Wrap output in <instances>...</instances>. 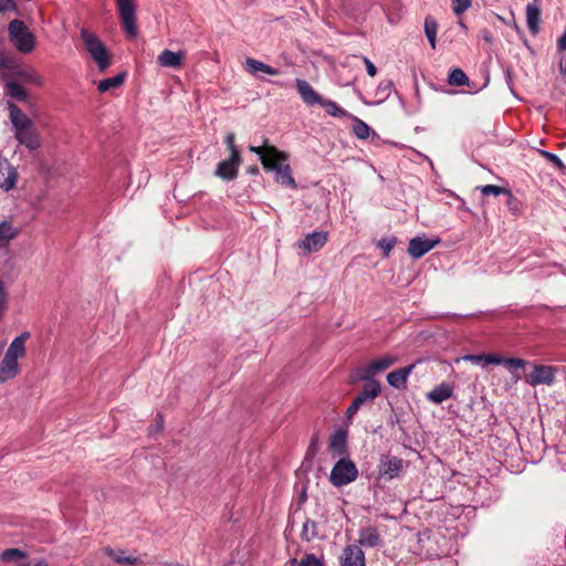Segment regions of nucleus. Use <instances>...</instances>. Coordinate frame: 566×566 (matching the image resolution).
Masks as SVG:
<instances>
[{"instance_id": "nucleus-1", "label": "nucleus", "mask_w": 566, "mask_h": 566, "mask_svg": "<svg viewBox=\"0 0 566 566\" xmlns=\"http://www.w3.org/2000/svg\"><path fill=\"white\" fill-rule=\"evenodd\" d=\"M249 150L255 154L266 172H275L276 181L283 186L296 189L297 185L292 176V169L289 164L290 155L270 145L268 138L263 139L260 146H249Z\"/></svg>"}, {"instance_id": "nucleus-2", "label": "nucleus", "mask_w": 566, "mask_h": 566, "mask_svg": "<svg viewBox=\"0 0 566 566\" xmlns=\"http://www.w3.org/2000/svg\"><path fill=\"white\" fill-rule=\"evenodd\" d=\"M9 118L11 120L14 138L20 145L33 151L40 148L41 138L33 120L14 103H8Z\"/></svg>"}, {"instance_id": "nucleus-3", "label": "nucleus", "mask_w": 566, "mask_h": 566, "mask_svg": "<svg viewBox=\"0 0 566 566\" xmlns=\"http://www.w3.org/2000/svg\"><path fill=\"white\" fill-rule=\"evenodd\" d=\"M29 338V333H23L15 337L9 345L4 357L0 363V384L15 378L20 373L19 358L25 356V342Z\"/></svg>"}, {"instance_id": "nucleus-4", "label": "nucleus", "mask_w": 566, "mask_h": 566, "mask_svg": "<svg viewBox=\"0 0 566 566\" xmlns=\"http://www.w3.org/2000/svg\"><path fill=\"white\" fill-rule=\"evenodd\" d=\"M9 39L21 53H30L35 48V36L22 20L14 19L8 25Z\"/></svg>"}, {"instance_id": "nucleus-5", "label": "nucleus", "mask_w": 566, "mask_h": 566, "mask_svg": "<svg viewBox=\"0 0 566 566\" xmlns=\"http://www.w3.org/2000/svg\"><path fill=\"white\" fill-rule=\"evenodd\" d=\"M81 39L91 57L97 63L99 71L104 72L111 65L109 53L106 46L95 34L86 29H82Z\"/></svg>"}, {"instance_id": "nucleus-6", "label": "nucleus", "mask_w": 566, "mask_h": 566, "mask_svg": "<svg viewBox=\"0 0 566 566\" xmlns=\"http://www.w3.org/2000/svg\"><path fill=\"white\" fill-rule=\"evenodd\" d=\"M357 476L358 470L356 464L352 460L343 458L333 467L329 481L334 486L338 488L352 483Z\"/></svg>"}, {"instance_id": "nucleus-7", "label": "nucleus", "mask_w": 566, "mask_h": 566, "mask_svg": "<svg viewBox=\"0 0 566 566\" xmlns=\"http://www.w3.org/2000/svg\"><path fill=\"white\" fill-rule=\"evenodd\" d=\"M367 382L364 385L360 392L355 397L352 403L348 406L346 410V418L352 420L353 417L358 412V410L367 403L368 401H373L376 397L379 396L381 391V387L378 380H366Z\"/></svg>"}, {"instance_id": "nucleus-8", "label": "nucleus", "mask_w": 566, "mask_h": 566, "mask_svg": "<svg viewBox=\"0 0 566 566\" xmlns=\"http://www.w3.org/2000/svg\"><path fill=\"white\" fill-rule=\"evenodd\" d=\"M116 7L123 30L129 39H135L138 34L136 6L132 0H116Z\"/></svg>"}, {"instance_id": "nucleus-9", "label": "nucleus", "mask_w": 566, "mask_h": 566, "mask_svg": "<svg viewBox=\"0 0 566 566\" xmlns=\"http://www.w3.org/2000/svg\"><path fill=\"white\" fill-rule=\"evenodd\" d=\"M398 361V357L395 355L386 354L381 357H378L368 364L360 366L356 370V379L358 380H375L374 376L379 374L389 367H391L395 363Z\"/></svg>"}, {"instance_id": "nucleus-10", "label": "nucleus", "mask_w": 566, "mask_h": 566, "mask_svg": "<svg viewBox=\"0 0 566 566\" xmlns=\"http://www.w3.org/2000/svg\"><path fill=\"white\" fill-rule=\"evenodd\" d=\"M557 368L547 365H535L533 370L526 375L525 380L531 386L552 385L555 380Z\"/></svg>"}, {"instance_id": "nucleus-11", "label": "nucleus", "mask_w": 566, "mask_h": 566, "mask_svg": "<svg viewBox=\"0 0 566 566\" xmlns=\"http://www.w3.org/2000/svg\"><path fill=\"white\" fill-rule=\"evenodd\" d=\"M241 165L240 151H233L230 158L222 160L217 165L216 176L224 180H233L238 176L239 166Z\"/></svg>"}, {"instance_id": "nucleus-12", "label": "nucleus", "mask_w": 566, "mask_h": 566, "mask_svg": "<svg viewBox=\"0 0 566 566\" xmlns=\"http://www.w3.org/2000/svg\"><path fill=\"white\" fill-rule=\"evenodd\" d=\"M440 243V239H422L420 237L412 238L409 241L408 253L413 259H420L430 250H432L436 245Z\"/></svg>"}, {"instance_id": "nucleus-13", "label": "nucleus", "mask_w": 566, "mask_h": 566, "mask_svg": "<svg viewBox=\"0 0 566 566\" xmlns=\"http://www.w3.org/2000/svg\"><path fill=\"white\" fill-rule=\"evenodd\" d=\"M403 460L398 457L384 455L379 464V473L392 480L403 471Z\"/></svg>"}, {"instance_id": "nucleus-14", "label": "nucleus", "mask_w": 566, "mask_h": 566, "mask_svg": "<svg viewBox=\"0 0 566 566\" xmlns=\"http://www.w3.org/2000/svg\"><path fill=\"white\" fill-rule=\"evenodd\" d=\"M327 240V232L315 231L307 234L304 240L298 243V248L302 249L304 253L317 252L326 244Z\"/></svg>"}, {"instance_id": "nucleus-15", "label": "nucleus", "mask_w": 566, "mask_h": 566, "mask_svg": "<svg viewBox=\"0 0 566 566\" xmlns=\"http://www.w3.org/2000/svg\"><path fill=\"white\" fill-rule=\"evenodd\" d=\"M18 180L17 169L6 159L0 160V188L9 191L15 187Z\"/></svg>"}, {"instance_id": "nucleus-16", "label": "nucleus", "mask_w": 566, "mask_h": 566, "mask_svg": "<svg viewBox=\"0 0 566 566\" xmlns=\"http://www.w3.org/2000/svg\"><path fill=\"white\" fill-rule=\"evenodd\" d=\"M342 566H366L365 554L356 545H348L340 556Z\"/></svg>"}, {"instance_id": "nucleus-17", "label": "nucleus", "mask_w": 566, "mask_h": 566, "mask_svg": "<svg viewBox=\"0 0 566 566\" xmlns=\"http://www.w3.org/2000/svg\"><path fill=\"white\" fill-rule=\"evenodd\" d=\"M186 53L184 51L174 52L165 49L158 56L157 63L164 67L180 69L185 60Z\"/></svg>"}, {"instance_id": "nucleus-18", "label": "nucleus", "mask_w": 566, "mask_h": 566, "mask_svg": "<svg viewBox=\"0 0 566 566\" xmlns=\"http://www.w3.org/2000/svg\"><path fill=\"white\" fill-rule=\"evenodd\" d=\"M416 364L396 369L387 375L388 384L396 389H403L407 386L408 377L415 369Z\"/></svg>"}, {"instance_id": "nucleus-19", "label": "nucleus", "mask_w": 566, "mask_h": 566, "mask_svg": "<svg viewBox=\"0 0 566 566\" xmlns=\"http://www.w3.org/2000/svg\"><path fill=\"white\" fill-rule=\"evenodd\" d=\"M542 9L538 0H534L526 6V23L532 34H537L539 31Z\"/></svg>"}, {"instance_id": "nucleus-20", "label": "nucleus", "mask_w": 566, "mask_h": 566, "mask_svg": "<svg viewBox=\"0 0 566 566\" xmlns=\"http://www.w3.org/2000/svg\"><path fill=\"white\" fill-rule=\"evenodd\" d=\"M296 88L297 92L303 99V102L307 105L319 104L322 101V96L312 87V85L301 78L296 80Z\"/></svg>"}, {"instance_id": "nucleus-21", "label": "nucleus", "mask_w": 566, "mask_h": 566, "mask_svg": "<svg viewBox=\"0 0 566 566\" xmlns=\"http://www.w3.org/2000/svg\"><path fill=\"white\" fill-rule=\"evenodd\" d=\"M103 551L106 556L120 565H139L142 563L138 556H127L123 549H114L107 546Z\"/></svg>"}, {"instance_id": "nucleus-22", "label": "nucleus", "mask_w": 566, "mask_h": 566, "mask_svg": "<svg viewBox=\"0 0 566 566\" xmlns=\"http://www.w3.org/2000/svg\"><path fill=\"white\" fill-rule=\"evenodd\" d=\"M453 394V388L448 382H442L427 394V398L434 403H442Z\"/></svg>"}, {"instance_id": "nucleus-23", "label": "nucleus", "mask_w": 566, "mask_h": 566, "mask_svg": "<svg viewBox=\"0 0 566 566\" xmlns=\"http://www.w3.org/2000/svg\"><path fill=\"white\" fill-rule=\"evenodd\" d=\"M380 535L375 527H366L359 533V544L366 547H377L381 545Z\"/></svg>"}, {"instance_id": "nucleus-24", "label": "nucleus", "mask_w": 566, "mask_h": 566, "mask_svg": "<svg viewBox=\"0 0 566 566\" xmlns=\"http://www.w3.org/2000/svg\"><path fill=\"white\" fill-rule=\"evenodd\" d=\"M7 95L18 102L30 103V96L27 90L17 81H9L6 84Z\"/></svg>"}, {"instance_id": "nucleus-25", "label": "nucleus", "mask_w": 566, "mask_h": 566, "mask_svg": "<svg viewBox=\"0 0 566 566\" xmlns=\"http://www.w3.org/2000/svg\"><path fill=\"white\" fill-rule=\"evenodd\" d=\"M245 70L251 74H255L256 72H263L265 74L274 76L280 74V71L277 69L272 67L271 65H268L252 57H248L245 60Z\"/></svg>"}, {"instance_id": "nucleus-26", "label": "nucleus", "mask_w": 566, "mask_h": 566, "mask_svg": "<svg viewBox=\"0 0 566 566\" xmlns=\"http://www.w3.org/2000/svg\"><path fill=\"white\" fill-rule=\"evenodd\" d=\"M329 450L337 455L347 453V437L344 431L339 430L331 437Z\"/></svg>"}, {"instance_id": "nucleus-27", "label": "nucleus", "mask_w": 566, "mask_h": 566, "mask_svg": "<svg viewBox=\"0 0 566 566\" xmlns=\"http://www.w3.org/2000/svg\"><path fill=\"white\" fill-rule=\"evenodd\" d=\"M15 75L24 83L33 84L36 86L43 85V77L31 66L20 69Z\"/></svg>"}, {"instance_id": "nucleus-28", "label": "nucleus", "mask_w": 566, "mask_h": 566, "mask_svg": "<svg viewBox=\"0 0 566 566\" xmlns=\"http://www.w3.org/2000/svg\"><path fill=\"white\" fill-rule=\"evenodd\" d=\"M126 78V73L122 72L113 77L104 78L98 83L99 93H105L112 88H117L123 85Z\"/></svg>"}, {"instance_id": "nucleus-29", "label": "nucleus", "mask_w": 566, "mask_h": 566, "mask_svg": "<svg viewBox=\"0 0 566 566\" xmlns=\"http://www.w3.org/2000/svg\"><path fill=\"white\" fill-rule=\"evenodd\" d=\"M424 33L432 49H436L438 23L431 15L424 19Z\"/></svg>"}, {"instance_id": "nucleus-30", "label": "nucleus", "mask_w": 566, "mask_h": 566, "mask_svg": "<svg viewBox=\"0 0 566 566\" xmlns=\"http://www.w3.org/2000/svg\"><path fill=\"white\" fill-rule=\"evenodd\" d=\"M319 105L322 107H324L326 113L331 116L339 117V118L349 117L348 112L346 109L342 108L340 106H338V104L334 101L322 98Z\"/></svg>"}, {"instance_id": "nucleus-31", "label": "nucleus", "mask_w": 566, "mask_h": 566, "mask_svg": "<svg viewBox=\"0 0 566 566\" xmlns=\"http://www.w3.org/2000/svg\"><path fill=\"white\" fill-rule=\"evenodd\" d=\"M27 557H28L27 552H24L20 548H7L0 555V559L4 563L18 562V560L24 559Z\"/></svg>"}, {"instance_id": "nucleus-32", "label": "nucleus", "mask_w": 566, "mask_h": 566, "mask_svg": "<svg viewBox=\"0 0 566 566\" xmlns=\"http://www.w3.org/2000/svg\"><path fill=\"white\" fill-rule=\"evenodd\" d=\"M317 535H318L317 523L307 518L303 523V527H302V532H301L302 539L310 542V541L314 539L315 537H317Z\"/></svg>"}, {"instance_id": "nucleus-33", "label": "nucleus", "mask_w": 566, "mask_h": 566, "mask_svg": "<svg viewBox=\"0 0 566 566\" xmlns=\"http://www.w3.org/2000/svg\"><path fill=\"white\" fill-rule=\"evenodd\" d=\"M353 132L359 139H367L370 135V127L358 117H354Z\"/></svg>"}, {"instance_id": "nucleus-34", "label": "nucleus", "mask_w": 566, "mask_h": 566, "mask_svg": "<svg viewBox=\"0 0 566 566\" xmlns=\"http://www.w3.org/2000/svg\"><path fill=\"white\" fill-rule=\"evenodd\" d=\"M15 234L17 232L9 222H0V247L7 244Z\"/></svg>"}, {"instance_id": "nucleus-35", "label": "nucleus", "mask_w": 566, "mask_h": 566, "mask_svg": "<svg viewBox=\"0 0 566 566\" xmlns=\"http://www.w3.org/2000/svg\"><path fill=\"white\" fill-rule=\"evenodd\" d=\"M482 192L483 196H500V195H507V196H512V192L510 189H506L504 187H500V186H496V185H485V186H481L479 188Z\"/></svg>"}, {"instance_id": "nucleus-36", "label": "nucleus", "mask_w": 566, "mask_h": 566, "mask_svg": "<svg viewBox=\"0 0 566 566\" xmlns=\"http://www.w3.org/2000/svg\"><path fill=\"white\" fill-rule=\"evenodd\" d=\"M448 82L450 85L462 86L469 82V78L461 69L455 67L451 70Z\"/></svg>"}, {"instance_id": "nucleus-37", "label": "nucleus", "mask_w": 566, "mask_h": 566, "mask_svg": "<svg viewBox=\"0 0 566 566\" xmlns=\"http://www.w3.org/2000/svg\"><path fill=\"white\" fill-rule=\"evenodd\" d=\"M467 359H470L475 363H480L484 360L486 364L501 365L503 364L504 358L499 355H470L467 356Z\"/></svg>"}, {"instance_id": "nucleus-38", "label": "nucleus", "mask_w": 566, "mask_h": 566, "mask_svg": "<svg viewBox=\"0 0 566 566\" xmlns=\"http://www.w3.org/2000/svg\"><path fill=\"white\" fill-rule=\"evenodd\" d=\"M451 2H452V11L455 15H461L472 4L471 0H451Z\"/></svg>"}, {"instance_id": "nucleus-39", "label": "nucleus", "mask_w": 566, "mask_h": 566, "mask_svg": "<svg viewBox=\"0 0 566 566\" xmlns=\"http://www.w3.org/2000/svg\"><path fill=\"white\" fill-rule=\"evenodd\" d=\"M539 154L543 158H545L548 163L554 165L556 168H558L560 170L565 168L564 163L560 160V158L557 155L549 153L547 150H539Z\"/></svg>"}, {"instance_id": "nucleus-40", "label": "nucleus", "mask_w": 566, "mask_h": 566, "mask_svg": "<svg viewBox=\"0 0 566 566\" xmlns=\"http://www.w3.org/2000/svg\"><path fill=\"white\" fill-rule=\"evenodd\" d=\"M396 243H397V238H395V237H391V238H388V239L387 238H382L381 240H379L378 247L384 250L385 256H388L390 254V251L396 245Z\"/></svg>"}, {"instance_id": "nucleus-41", "label": "nucleus", "mask_w": 566, "mask_h": 566, "mask_svg": "<svg viewBox=\"0 0 566 566\" xmlns=\"http://www.w3.org/2000/svg\"><path fill=\"white\" fill-rule=\"evenodd\" d=\"M298 566H323V562L314 554H305L301 558Z\"/></svg>"}, {"instance_id": "nucleus-42", "label": "nucleus", "mask_w": 566, "mask_h": 566, "mask_svg": "<svg viewBox=\"0 0 566 566\" xmlns=\"http://www.w3.org/2000/svg\"><path fill=\"white\" fill-rule=\"evenodd\" d=\"M503 365L507 368H523L526 365V360L515 357L504 358Z\"/></svg>"}, {"instance_id": "nucleus-43", "label": "nucleus", "mask_w": 566, "mask_h": 566, "mask_svg": "<svg viewBox=\"0 0 566 566\" xmlns=\"http://www.w3.org/2000/svg\"><path fill=\"white\" fill-rule=\"evenodd\" d=\"M235 135L233 133H229L226 136V144L228 149L230 150V155L233 154V151H239V149L235 146Z\"/></svg>"}, {"instance_id": "nucleus-44", "label": "nucleus", "mask_w": 566, "mask_h": 566, "mask_svg": "<svg viewBox=\"0 0 566 566\" xmlns=\"http://www.w3.org/2000/svg\"><path fill=\"white\" fill-rule=\"evenodd\" d=\"M363 61L366 66L367 74L369 76H375L377 74V67L375 66V64L368 57L365 56L363 57Z\"/></svg>"}, {"instance_id": "nucleus-45", "label": "nucleus", "mask_w": 566, "mask_h": 566, "mask_svg": "<svg viewBox=\"0 0 566 566\" xmlns=\"http://www.w3.org/2000/svg\"><path fill=\"white\" fill-rule=\"evenodd\" d=\"M15 9L13 0H0V13Z\"/></svg>"}, {"instance_id": "nucleus-46", "label": "nucleus", "mask_w": 566, "mask_h": 566, "mask_svg": "<svg viewBox=\"0 0 566 566\" xmlns=\"http://www.w3.org/2000/svg\"><path fill=\"white\" fill-rule=\"evenodd\" d=\"M480 34H481V38L488 42V43H492L493 42V34L492 32L489 30V29H482L480 31Z\"/></svg>"}, {"instance_id": "nucleus-47", "label": "nucleus", "mask_w": 566, "mask_h": 566, "mask_svg": "<svg viewBox=\"0 0 566 566\" xmlns=\"http://www.w3.org/2000/svg\"><path fill=\"white\" fill-rule=\"evenodd\" d=\"M557 48L560 51H566V30L564 31L562 36L557 39Z\"/></svg>"}, {"instance_id": "nucleus-48", "label": "nucleus", "mask_w": 566, "mask_h": 566, "mask_svg": "<svg viewBox=\"0 0 566 566\" xmlns=\"http://www.w3.org/2000/svg\"><path fill=\"white\" fill-rule=\"evenodd\" d=\"M559 72H560L562 75L566 76V56L560 59Z\"/></svg>"}, {"instance_id": "nucleus-49", "label": "nucleus", "mask_w": 566, "mask_h": 566, "mask_svg": "<svg viewBox=\"0 0 566 566\" xmlns=\"http://www.w3.org/2000/svg\"><path fill=\"white\" fill-rule=\"evenodd\" d=\"M21 566H49V564L46 562H44V560H39L35 564H33V565L27 563V564H23Z\"/></svg>"}, {"instance_id": "nucleus-50", "label": "nucleus", "mask_w": 566, "mask_h": 566, "mask_svg": "<svg viewBox=\"0 0 566 566\" xmlns=\"http://www.w3.org/2000/svg\"><path fill=\"white\" fill-rule=\"evenodd\" d=\"M248 171H249L250 174H252V175H255V174H258V172H259V168H258L256 166H254V167H250V168L248 169Z\"/></svg>"}]
</instances>
